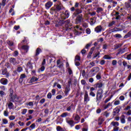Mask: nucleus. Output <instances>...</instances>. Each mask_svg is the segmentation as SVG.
<instances>
[{
	"label": "nucleus",
	"mask_w": 131,
	"mask_h": 131,
	"mask_svg": "<svg viewBox=\"0 0 131 131\" xmlns=\"http://www.w3.org/2000/svg\"><path fill=\"white\" fill-rule=\"evenodd\" d=\"M103 90L100 89L97 93L96 95V102L97 104H99L100 102L102 100L103 98Z\"/></svg>",
	"instance_id": "nucleus-1"
},
{
	"label": "nucleus",
	"mask_w": 131,
	"mask_h": 131,
	"mask_svg": "<svg viewBox=\"0 0 131 131\" xmlns=\"http://www.w3.org/2000/svg\"><path fill=\"white\" fill-rule=\"evenodd\" d=\"M9 100L10 102H13V103H20L21 102L19 97L16 94H14V96L10 98Z\"/></svg>",
	"instance_id": "nucleus-2"
},
{
	"label": "nucleus",
	"mask_w": 131,
	"mask_h": 131,
	"mask_svg": "<svg viewBox=\"0 0 131 131\" xmlns=\"http://www.w3.org/2000/svg\"><path fill=\"white\" fill-rule=\"evenodd\" d=\"M99 70L100 69L99 68V67H96L91 69L89 73L91 74V76H94V75H96V73H98V72H99Z\"/></svg>",
	"instance_id": "nucleus-3"
},
{
	"label": "nucleus",
	"mask_w": 131,
	"mask_h": 131,
	"mask_svg": "<svg viewBox=\"0 0 131 131\" xmlns=\"http://www.w3.org/2000/svg\"><path fill=\"white\" fill-rule=\"evenodd\" d=\"M60 17L62 20L69 18V11L66 10L64 13L61 14Z\"/></svg>",
	"instance_id": "nucleus-4"
},
{
	"label": "nucleus",
	"mask_w": 131,
	"mask_h": 131,
	"mask_svg": "<svg viewBox=\"0 0 131 131\" xmlns=\"http://www.w3.org/2000/svg\"><path fill=\"white\" fill-rule=\"evenodd\" d=\"M59 23H61V25H64L65 27H68L69 23H70V20L68 19L66 21L60 20Z\"/></svg>",
	"instance_id": "nucleus-5"
},
{
	"label": "nucleus",
	"mask_w": 131,
	"mask_h": 131,
	"mask_svg": "<svg viewBox=\"0 0 131 131\" xmlns=\"http://www.w3.org/2000/svg\"><path fill=\"white\" fill-rule=\"evenodd\" d=\"M84 103H88V102H90V97H89V94H88L87 91H85V94L84 95Z\"/></svg>",
	"instance_id": "nucleus-6"
},
{
	"label": "nucleus",
	"mask_w": 131,
	"mask_h": 131,
	"mask_svg": "<svg viewBox=\"0 0 131 131\" xmlns=\"http://www.w3.org/2000/svg\"><path fill=\"white\" fill-rule=\"evenodd\" d=\"M8 82L9 81L5 78H3L0 79V83H1V84H3V85H7Z\"/></svg>",
	"instance_id": "nucleus-7"
},
{
	"label": "nucleus",
	"mask_w": 131,
	"mask_h": 131,
	"mask_svg": "<svg viewBox=\"0 0 131 131\" xmlns=\"http://www.w3.org/2000/svg\"><path fill=\"white\" fill-rule=\"evenodd\" d=\"M102 30H103L102 26H98L95 28V31L96 33H100Z\"/></svg>",
	"instance_id": "nucleus-8"
},
{
	"label": "nucleus",
	"mask_w": 131,
	"mask_h": 131,
	"mask_svg": "<svg viewBox=\"0 0 131 131\" xmlns=\"http://www.w3.org/2000/svg\"><path fill=\"white\" fill-rule=\"evenodd\" d=\"M81 20H82V15H78L76 19V24H79V23H80L81 22Z\"/></svg>",
	"instance_id": "nucleus-9"
},
{
	"label": "nucleus",
	"mask_w": 131,
	"mask_h": 131,
	"mask_svg": "<svg viewBox=\"0 0 131 131\" xmlns=\"http://www.w3.org/2000/svg\"><path fill=\"white\" fill-rule=\"evenodd\" d=\"M52 6H53V2L51 1L47 2L45 5V7L47 10H49L51 7H52Z\"/></svg>",
	"instance_id": "nucleus-10"
},
{
	"label": "nucleus",
	"mask_w": 131,
	"mask_h": 131,
	"mask_svg": "<svg viewBox=\"0 0 131 131\" xmlns=\"http://www.w3.org/2000/svg\"><path fill=\"white\" fill-rule=\"evenodd\" d=\"M2 75H6V77H9L10 75L8 74V71H7V69H2Z\"/></svg>",
	"instance_id": "nucleus-11"
},
{
	"label": "nucleus",
	"mask_w": 131,
	"mask_h": 131,
	"mask_svg": "<svg viewBox=\"0 0 131 131\" xmlns=\"http://www.w3.org/2000/svg\"><path fill=\"white\" fill-rule=\"evenodd\" d=\"M67 123H68V124L70 125L71 127L74 126V124H75V123H74V121L72 120H67Z\"/></svg>",
	"instance_id": "nucleus-12"
},
{
	"label": "nucleus",
	"mask_w": 131,
	"mask_h": 131,
	"mask_svg": "<svg viewBox=\"0 0 131 131\" xmlns=\"http://www.w3.org/2000/svg\"><path fill=\"white\" fill-rule=\"evenodd\" d=\"M24 78H26V75L25 74H22L19 78L20 83H22V82H23V79H24Z\"/></svg>",
	"instance_id": "nucleus-13"
},
{
	"label": "nucleus",
	"mask_w": 131,
	"mask_h": 131,
	"mask_svg": "<svg viewBox=\"0 0 131 131\" xmlns=\"http://www.w3.org/2000/svg\"><path fill=\"white\" fill-rule=\"evenodd\" d=\"M112 106V103L109 102L107 104H103L102 105V108L104 110H106V109L109 108V107Z\"/></svg>",
	"instance_id": "nucleus-14"
},
{
	"label": "nucleus",
	"mask_w": 131,
	"mask_h": 131,
	"mask_svg": "<svg viewBox=\"0 0 131 131\" xmlns=\"http://www.w3.org/2000/svg\"><path fill=\"white\" fill-rule=\"evenodd\" d=\"M69 92H70V86H67L65 89L64 93L66 96H68V94H69Z\"/></svg>",
	"instance_id": "nucleus-15"
},
{
	"label": "nucleus",
	"mask_w": 131,
	"mask_h": 131,
	"mask_svg": "<svg viewBox=\"0 0 131 131\" xmlns=\"http://www.w3.org/2000/svg\"><path fill=\"white\" fill-rule=\"evenodd\" d=\"M37 80H38V78L33 76L32 78H31V79L30 80L29 83H32V82H35V81H37Z\"/></svg>",
	"instance_id": "nucleus-16"
},
{
	"label": "nucleus",
	"mask_w": 131,
	"mask_h": 131,
	"mask_svg": "<svg viewBox=\"0 0 131 131\" xmlns=\"http://www.w3.org/2000/svg\"><path fill=\"white\" fill-rule=\"evenodd\" d=\"M22 49L24 50L26 52V53H27V52H28L29 50V46L27 45H24L22 47Z\"/></svg>",
	"instance_id": "nucleus-17"
},
{
	"label": "nucleus",
	"mask_w": 131,
	"mask_h": 131,
	"mask_svg": "<svg viewBox=\"0 0 131 131\" xmlns=\"http://www.w3.org/2000/svg\"><path fill=\"white\" fill-rule=\"evenodd\" d=\"M8 106L9 109H10V110L14 108V104H13V103H12V101H10L8 103Z\"/></svg>",
	"instance_id": "nucleus-18"
},
{
	"label": "nucleus",
	"mask_w": 131,
	"mask_h": 131,
	"mask_svg": "<svg viewBox=\"0 0 131 131\" xmlns=\"http://www.w3.org/2000/svg\"><path fill=\"white\" fill-rule=\"evenodd\" d=\"M111 125H113L114 127H116L117 126H119V123H118V122H112Z\"/></svg>",
	"instance_id": "nucleus-19"
},
{
	"label": "nucleus",
	"mask_w": 131,
	"mask_h": 131,
	"mask_svg": "<svg viewBox=\"0 0 131 131\" xmlns=\"http://www.w3.org/2000/svg\"><path fill=\"white\" fill-rule=\"evenodd\" d=\"M122 29L119 28H114L112 30V32H117L118 31H122Z\"/></svg>",
	"instance_id": "nucleus-20"
},
{
	"label": "nucleus",
	"mask_w": 131,
	"mask_h": 131,
	"mask_svg": "<svg viewBox=\"0 0 131 131\" xmlns=\"http://www.w3.org/2000/svg\"><path fill=\"white\" fill-rule=\"evenodd\" d=\"M56 130H57V131H67V130H66V129L62 128L60 126H57Z\"/></svg>",
	"instance_id": "nucleus-21"
},
{
	"label": "nucleus",
	"mask_w": 131,
	"mask_h": 131,
	"mask_svg": "<svg viewBox=\"0 0 131 131\" xmlns=\"http://www.w3.org/2000/svg\"><path fill=\"white\" fill-rule=\"evenodd\" d=\"M80 120V117L78 116V115H76L75 116L74 120L77 121L76 123H78L79 122V120Z\"/></svg>",
	"instance_id": "nucleus-22"
},
{
	"label": "nucleus",
	"mask_w": 131,
	"mask_h": 131,
	"mask_svg": "<svg viewBox=\"0 0 131 131\" xmlns=\"http://www.w3.org/2000/svg\"><path fill=\"white\" fill-rule=\"evenodd\" d=\"M14 90H13V89H10L9 94L10 99H11V98H12V97H14Z\"/></svg>",
	"instance_id": "nucleus-23"
},
{
	"label": "nucleus",
	"mask_w": 131,
	"mask_h": 131,
	"mask_svg": "<svg viewBox=\"0 0 131 131\" xmlns=\"http://www.w3.org/2000/svg\"><path fill=\"white\" fill-rule=\"evenodd\" d=\"M28 129H29V130H32V129H34V128H35V123H33L32 124L30 127H29Z\"/></svg>",
	"instance_id": "nucleus-24"
},
{
	"label": "nucleus",
	"mask_w": 131,
	"mask_h": 131,
	"mask_svg": "<svg viewBox=\"0 0 131 131\" xmlns=\"http://www.w3.org/2000/svg\"><path fill=\"white\" fill-rule=\"evenodd\" d=\"M94 48H92L91 49V52H89L88 55V58H89V59H91V57L92 56V55H93V52H94Z\"/></svg>",
	"instance_id": "nucleus-25"
},
{
	"label": "nucleus",
	"mask_w": 131,
	"mask_h": 131,
	"mask_svg": "<svg viewBox=\"0 0 131 131\" xmlns=\"http://www.w3.org/2000/svg\"><path fill=\"white\" fill-rule=\"evenodd\" d=\"M103 59L105 60H111V59H113V57L110 56L109 55H105L103 57Z\"/></svg>",
	"instance_id": "nucleus-26"
},
{
	"label": "nucleus",
	"mask_w": 131,
	"mask_h": 131,
	"mask_svg": "<svg viewBox=\"0 0 131 131\" xmlns=\"http://www.w3.org/2000/svg\"><path fill=\"white\" fill-rule=\"evenodd\" d=\"M131 4H130V1H129L128 2H127L125 3V8L126 9H130Z\"/></svg>",
	"instance_id": "nucleus-27"
},
{
	"label": "nucleus",
	"mask_w": 131,
	"mask_h": 131,
	"mask_svg": "<svg viewBox=\"0 0 131 131\" xmlns=\"http://www.w3.org/2000/svg\"><path fill=\"white\" fill-rule=\"evenodd\" d=\"M40 53H41V49L40 48H37L36 50L35 56H38Z\"/></svg>",
	"instance_id": "nucleus-28"
},
{
	"label": "nucleus",
	"mask_w": 131,
	"mask_h": 131,
	"mask_svg": "<svg viewBox=\"0 0 131 131\" xmlns=\"http://www.w3.org/2000/svg\"><path fill=\"white\" fill-rule=\"evenodd\" d=\"M10 63L13 64V65H15L17 63V62L16 61V59L14 58H11L10 59Z\"/></svg>",
	"instance_id": "nucleus-29"
},
{
	"label": "nucleus",
	"mask_w": 131,
	"mask_h": 131,
	"mask_svg": "<svg viewBox=\"0 0 131 131\" xmlns=\"http://www.w3.org/2000/svg\"><path fill=\"white\" fill-rule=\"evenodd\" d=\"M89 129V126H88L87 124H84L83 128H82V131H88Z\"/></svg>",
	"instance_id": "nucleus-30"
},
{
	"label": "nucleus",
	"mask_w": 131,
	"mask_h": 131,
	"mask_svg": "<svg viewBox=\"0 0 131 131\" xmlns=\"http://www.w3.org/2000/svg\"><path fill=\"white\" fill-rule=\"evenodd\" d=\"M62 8H63V6L61 4H60L59 5H57L56 6V9L57 10H58V11H60V10H62Z\"/></svg>",
	"instance_id": "nucleus-31"
},
{
	"label": "nucleus",
	"mask_w": 131,
	"mask_h": 131,
	"mask_svg": "<svg viewBox=\"0 0 131 131\" xmlns=\"http://www.w3.org/2000/svg\"><path fill=\"white\" fill-rule=\"evenodd\" d=\"M114 37H116V38H122V36L120 34H116L114 35Z\"/></svg>",
	"instance_id": "nucleus-32"
},
{
	"label": "nucleus",
	"mask_w": 131,
	"mask_h": 131,
	"mask_svg": "<svg viewBox=\"0 0 131 131\" xmlns=\"http://www.w3.org/2000/svg\"><path fill=\"white\" fill-rule=\"evenodd\" d=\"M0 96L2 98H3L4 96H6V93L3 91H0Z\"/></svg>",
	"instance_id": "nucleus-33"
},
{
	"label": "nucleus",
	"mask_w": 131,
	"mask_h": 131,
	"mask_svg": "<svg viewBox=\"0 0 131 131\" xmlns=\"http://www.w3.org/2000/svg\"><path fill=\"white\" fill-rule=\"evenodd\" d=\"M81 13H82V11L79 9H76V14L77 15H78V14H81Z\"/></svg>",
	"instance_id": "nucleus-34"
},
{
	"label": "nucleus",
	"mask_w": 131,
	"mask_h": 131,
	"mask_svg": "<svg viewBox=\"0 0 131 131\" xmlns=\"http://www.w3.org/2000/svg\"><path fill=\"white\" fill-rule=\"evenodd\" d=\"M21 114H23V115H25V114H26V113H27V109L26 108L21 110Z\"/></svg>",
	"instance_id": "nucleus-35"
},
{
	"label": "nucleus",
	"mask_w": 131,
	"mask_h": 131,
	"mask_svg": "<svg viewBox=\"0 0 131 131\" xmlns=\"http://www.w3.org/2000/svg\"><path fill=\"white\" fill-rule=\"evenodd\" d=\"M130 36H131V33L128 32L127 34L124 36V38H128V37H130Z\"/></svg>",
	"instance_id": "nucleus-36"
},
{
	"label": "nucleus",
	"mask_w": 131,
	"mask_h": 131,
	"mask_svg": "<svg viewBox=\"0 0 131 131\" xmlns=\"http://www.w3.org/2000/svg\"><path fill=\"white\" fill-rule=\"evenodd\" d=\"M7 43H8V45H9V46H10V47H12V46H14V43L13 42V41H10V40H8V41H7Z\"/></svg>",
	"instance_id": "nucleus-37"
},
{
	"label": "nucleus",
	"mask_w": 131,
	"mask_h": 131,
	"mask_svg": "<svg viewBox=\"0 0 131 131\" xmlns=\"http://www.w3.org/2000/svg\"><path fill=\"white\" fill-rule=\"evenodd\" d=\"M16 71L17 72H21L23 71V69H22V67H18L16 70Z\"/></svg>",
	"instance_id": "nucleus-38"
},
{
	"label": "nucleus",
	"mask_w": 131,
	"mask_h": 131,
	"mask_svg": "<svg viewBox=\"0 0 131 131\" xmlns=\"http://www.w3.org/2000/svg\"><path fill=\"white\" fill-rule=\"evenodd\" d=\"M3 121V124H8V120H7L6 119H3L2 120Z\"/></svg>",
	"instance_id": "nucleus-39"
},
{
	"label": "nucleus",
	"mask_w": 131,
	"mask_h": 131,
	"mask_svg": "<svg viewBox=\"0 0 131 131\" xmlns=\"http://www.w3.org/2000/svg\"><path fill=\"white\" fill-rule=\"evenodd\" d=\"M96 23V20H94V19H90V24L91 25H94V24Z\"/></svg>",
	"instance_id": "nucleus-40"
},
{
	"label": "nucleus",
	"mask_w": 131,
	"mask_h": 131,
	"mask_svg": "<svg viewBox=\"0 0 131 131\" xmlns=\"http://www.w3.org/2000/svg\"><path fill=\"white\" fill-rule=\"evenodd\" d=\"M113 96L112 95V96L111 97H108L107 98L105 101H104V103L105 104L108 103V102H109V101H110V100H111V99L112 98Z\"/></svg>",
	"instance_id": "nucleus-41"
},
{
	"label": "nucleus",
	"mask_w": 131,
	"mask_h": 131,
	"mask_svg": "<svg viewBox=\"0 0 131 131\" xmlns=\"http://www.w3.org/2000/svg\"><path fill=\"white\" fill-rule=\"evenodd\" d=\"M73 107V104H72L70 106L67 107V111H71Z\"/></svg>",
	"instance_id": "nucleus-42"
},
{
	"label": "nucleus",
	"mask_w": 131,
	"mask_h": 131,
	"mask_svg": "<svg viewBox=\"0 0 131 131\" xmlns=\"http://www.w3.org/2000/svg\"><path fill=\"white\" fill-rule=\"evenodd\" d=\"M103 12V8H98L97 10V13H102Z\"/></svg>",
	"instance_id": "nucleus-43"
},
{
	"label": "nucleus",
	"mask_w": 131,
	"mask_h": 131,
	"mask_svg": "<svg viewBox=\"0 0 131 131\" xmlns=\"http://www.w3.org/2000/svg\"><path fill=\"white\" fill-rule=\"evenodd\" d=\"M27 66L28 68H29L30 69H32V68H33V67H32V64H31L30 62L28 63Z\"/></svg>",
	"instance_id": "nucleus-44"
},
{
	"label": "nucleus",
	"mask_w": 131,
	"mask_h": 131,
	"mask_svg": "<svg viewBox=\"0 0 131 131\" xmlns=\"http://www.w3.org/2000/svg\"><path fill=\"white\" fill-rule=\"evenodd\" d=\"M102 86H103V84H102L101 83H97L96 84V88H98L99 89H101Z\"/></svg>",
	"instance_id": "nucleus-45"
},
{
	"label": "nucleus",
	"mask_w": 131,
	"mask_h": 131,
	"mask_svg": "<svg viewBox=\"0 0 131 131\" xmlns=\"http://www.w3.org/2000/svg\"><path fill=\"white\" fill-rule=\"evenodd\" d=\"M119 104H120V101L116 100L115 101L114 105H115V106H117V105H119Z\"/></svg>",
	"instance_id": "nucleus-46"
},
{
	"label": "nucleus",
	"mask_w": 131,
	"mask_h": 131,
	"mask_svg": "<svg viewBox=\"0 0 131 131\" xmlns=\"http://www.w3.org/2000/svg\"><path fill=\"white\" fill-rule=\"evenodd\" d=\"M103 115L105 116V117H109V115H110V113H108L107 112H105Z\"/></svg>",
	"instance_id": "nucleus-47"
},
{
	"label": "nucleus",
	"mask_w": 131,
	"mask_h": 131,
	"mask_svg": "<svg viewBox=\"0 0 131 131\" xmlns=\"http://www.w3.org/2000/svg\"><path fill=\"white\" fill-rule=\"evenodd\" d=\"M131 107L130 105H127V106H126L124 108V110L125 111H127V110H130Z\"/></svg>",
	"instance_id": "nucleus-48"
},
{
	"label": "nucleus",
	"mask_w": 131,
	"mask_h": 131,
	"mask_svg": "<svg viewBox=\"0 0 131 131\" xmlns=\"http://www.w3.org/2000/svg\"><path fill=\"white\" fill-rule=\"evenodd\" d=\"M67 115H68V113H62V114L60 115V117H66V116H67Z\"/></svg>",
	"instance_id": "nucleus-49"
},
{
	"label": "nucleus",
	"mask_w": 131,
	"mask_h": 131,
	"mask_svg": "<svg viewBox=\"0 0 131 131\" xmlns=\"http://www.w3.org/2000/svg\"><path fill=\"white\" fill-rule=\"evenodd\" d=\"M121 123H125V119L124 118V116L121 118Z\"/></svg>",
	"instance_id": "nucleus-50"
},
{
	"label": "nucleus",
	"mask_w": 131,
	"mask_h": 131,
	"mask_svg": "<svg viewBox=\"0 0 131 131\" xmlns=\"http://www.w3.org/2000/svg\"><path fill=\"white\" fill-rule=\"evenodd\" d=\"M9 118L10 119V120H14V119H15V118H16V117H15V116H10L9 117Z\"/></svg>",
	"instance_id": "nucleus-51"
},
{
	"label": "nucleus",
	"mask_w": 131,
	"mask_h": 131,
	"mask_svg": "<svg viewBox=\"0 0 131 131\" xmlns=\"http://www.w3.org/2000/svg\"><path fill=\"white\" fill-rule=\"evenodd\" d=\"M75 61H80V57L78 55L76 56Z\"/></svg>",
	"instance_id": "nucleus-52"
},
{
	"label": "nucleus",
	"mask_w": 131,
	"mask_h": 131,
	"mask_svg": "<svg viewBox=\"0 0 131 131\" xmlns=\"http://www.w3.org/2000/svg\"><path fill=\"white\" fill-rule=\"evenodd\" d=\"M45 69H46V68L45 67V66H42L41 68H40V69H39V72H40V71H41V72H42V71H45Z\"/></svg>",
	"instance_id": "nucleus-53"
},
{
	"label": "nucleus",
	"mask_w": 131,
	"mask_h": 131,
	"mask_svg": "<svg viewBox=\"0 0 131 131\" xmlns=\"http://www.w3.org/2000/svg\"><path fill=\"white\" fill-rule=\"evenodd\" d=\"M117 64V61L116 60H113L112 61V65L115 66Z\"/></svg>",
	"instance_id": "nucleus-54"
},
{
	"label": "nucleus",
	"mask_w": 131,
	"mask_h": 131,
	"mask_svg": "<svg viewBox=\"0 0 131 131\" xmlns=\"http://www.w3.org/2000/svg\"><path fill=\"white\" fill-rule=\"evenodd\" d=\"M68 71L70 75H71V74H72V70H71V69H70V68H68Z\"/></svg>",
	"instance_id": "nucleus-55"
},
{
	"label": "nucleus",
	"mask_w": 131,
	"mask_h": 131,
	"mask_svg": "<svg viewBox=\"0 0 131 131\" xmlns=\"http://www.w3.org/2000/svg\"><path fill=\"white\" fill-rule=\"evenodd\" d=\"M89 66L90 68H92V67H94V66H95V63L94 62H91L89 63Z\"/></svg>",
	"instance_id": "nucleus-56"
},
{
	"label": "nucleus",
	"mask_w": 131,
	"mask_h": 131,
	"mask_svg": "<svg viewBox=\"0 0 131 131\" xmlns=\"http://www.w3.org/2000/svg\"><path fill=\"white\" fill-rule=\"evenodd\" d=\"M125 114L126 115H131V110H128V111L127 112L125 113Z\"/></svg>",
	"instance_id": "nucleus-57"
},
{
	"label": "nucleus",
	"mask_w": 131,
	"mask_h": 131,
	"mask_svg": "<svg viewBox=\"0 0 131 131\" xmlns=\"http://www.w3.org/2000/svg\"><path fill=\"white\" fill-rule=\"evenodd\" d=\"M122 64L124 67H126V66H127V62H126L125 60H124L122 62Z\"/></svg>",
	"instance_id": "nucleus-58"
},
{
	"label": "nucleus",
	"mask_w": 131,
	"mask_h": 131,
	"mask_svg": "<svg viewBox=\"0 0 131 131\" xmlns=\"http://www.w3.org/2000/svg\"><path fill=\"white\" fill-rule=\"evenodd\" d=\"M114 24H115V21H113L109 24L108 26H109V27H111V26H113V25H114Z\"/></svg>",
	"instance_id": "nucleus-59"
},
{
	"label": "nucleus",
	"mask_w": 131,
	"mask_h": 131,
	"mask_svg": "<svg viewBox=\"0 0 131 131\" xmlns=\"http://www.w3.org/2000/svg\"><path fill=\"white\" fill-rule=\"evenodd\" d=\"M47 98L48 99H52V93H49L47 95Z\"/></svg>",
	"instance_id": "nucleus-60"
},
{
	"label": "nucleus",
	"mask_w": 131,
	"mask_h": 131,
	"mask_svg": "<svg viewBox=\"0 0 131 131\" xmlns=\"http://www.w3.org/2000/svg\"><path fill=\"white\" fill-rule=\"evenodd\" d=\"M13 126H15V123L13 122L10 123V124H9V127L10 128H12L13 127Z\"/></svg>",
	"instance_id": "nucleus-61"
},
{
	"label": "nucleus",
	"mask_w": 131,
	"mask_h": 131,
	"mask_svg": "<svg viewBox=\"0 0 131 131\" xmlns=\"http://www.w3.org/2000/svg\"><path fill=\"white\" fill-rule=\"evenodd\" d=\"M85 31H86V33H87V34H91V29H90L89 28L86 29Z\"/></svg>",
	"instance_id": "nucleus-62"
},
{
	"label": "nucleus",
	"mask_w": 131,
	"mask_h": 131,
	"mask_svg": "<svg viewBox=\"0 0 131 131\" xmlns=\"http://www.w3.org/2000/svg\"><path fill=\"white\" fill-rule=\"evenodd\" d=\"M126 59L127 60H131V54L127 55Z\"/></svg>",
	"instance_id": "nucleus-63"
},
{
	"label": "nucleus",
	"mask_w": 131,
	"mask_h": 131,
	"mask_svg": "<svg viewBox=\"0 0 131 131\" xmlns=\"http://www.w3.org/2000/svg\"><path fill=\"white\" fill-rule=\"evenodd\" d=\"M114 131H119V127L117 126V127H114L113 129Z\"/></svg>",
	"instance_id": "nucleus-64"
}]
</instances>
